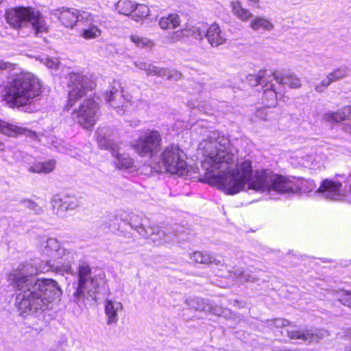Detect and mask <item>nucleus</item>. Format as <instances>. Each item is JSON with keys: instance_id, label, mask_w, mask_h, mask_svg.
I'll return each instance as SVG.
<instances>
[{"instance_id": "obj_1", "label": "nucleus", "mask_w": 351, "mask_h": 351, "mask_svg": "<svg viewBox=\"0 0 351 351\" xmlns=\"http://www.w3.org/2000/svg\"><path fill=\"white\" fill-rule=\"evenodd\" d=\"M199 147L204 156L202 167L206 182L218 186L227 195L249 190L289 195L298 191L293 181L270 169L253 171L250 160L237 164L236 169H230L237 151L230 145L229 138L219 131L210 132Z\"/></svg>"}, {"instance_id": "obj_2", "label": "nucleus", "mask_w": 351, "mask_h": 351, "mask_svg": "<svg viewBox=\"0 0 351 351\" xmlns=\"http://www.w3.org/2000/svg\"><path fill=\"white\" fill-rule=\"evenodd\" d=\"M30 265H21L8 276L16 291V306L20 315L42 312L58 296L60 289L51 279L37 278Z\"/></svg>"}, {"instance_id": "obj_3", "label": "nucleus", "mask_w": 351, "mask_h": 351, "mask_svg": "<svg viewBox=\"0 0 351 351\" xmlns=\"http://www.w3.org/2000/svg\"><path fill=\"white\" fill-rule=\"evenodd\" d=\"M41 93L39 80L32 73H22L14 78L5 90V99L10 107L27 112L36 110L33 105Z\"/></svg>"}, {"instance_id": "obj_4", "label": "nucleus", "mask_w": 351, "mask_h": 351, "mask_svg": "<svg viewBox=\"0 0 351 351\" xmlns=\"http://www.w3.org/2000/svg\"><path fill=\"white\" fill-rule=\"evenodd\" d=\"M77 282L69 290L71 300L79 306H85L88 302L97 301V295L108 291L104 275H93L89 265H79Z\"/></svg>"}, {"instance_id": "obj_5", "label": "nucleus", "mask_w": 351, "mask_h": 351, "mask_svg": "<svg viewBox=\"0 0 351 351\" xmlns=\"http://www.w3.org/2000/svg\"><path fill=\"white\" fill-rule=\"evenodd\" d=\"M110 223L105 224V229L115 230L125 228L129 226L132 230H135L141 237L149 239L157 245L168 243L171 240V236L167 234L160 227L152 226L149 219L143 213H132L129 219L125 217L123 213L113 216L110 219Z\"/></svg>"}, {"instance_id": "obj_6", "label": "nucleus", "mask_w": 351, "mask_h": 351, "mask_svg": "<svg viewBox=\"0 0 351 351\" xmlns=\"http://www.w3.org/2000/svg\"><path fill=\"white\" fill-rule=\"evenodd\" d=\"M8 23L14 29L31 26L36 33L47 32L48 27L43 14L31 7H16L5 13Z\"/></svg>"}, {"instance_id": "obj_7", "label": "nucleus", "mask_w": 351, "mask_h": 351, "mask_svg": "<svg viewBox=\"0 0 351 351\" xmlns=\"http://www.w3.org/2000/svg\"><path fill=\"white\" fill-rule=\"evenodd\" d=\"M37 247L41 254V263H50L57 261L58 263H71L73 255L70 252L61 247L57 239L46 235L37 238Z\"/></svg>"}, {"instance_id": "obj_8", "label": "nucleus", "mask_w": 351, "mask_h": 351, "mask_svg": "<svg viewBox=\"0 0 351 351\" xmlns=\"http://www.w3.org/2000/svg\"><path fill=\"white\" fill-rule=\"evenodd\" d=\"M50 14L60 21L62 25L73 28L77 22L92 21L99 23L101 16L95 12L80 10L73 8H60L50 11Z\"/></svg>"}, {"instance_id": "obj_9", "label": "nucleus", "mask_w": 351, "mask_h": 351, "mask_svg": "<svg viewBox=\"0 0 351 351\" xmlns=\"http://www.w3.org/2000/svg\"><path fill=\"white\" fill-rule=\"evenodd\" d=\"M67 78L69 80L68 86L70 90L66 108L69 110L88 91L94 88L95 83L81 72H71L68 74Z\"/></svg>"}, {"instance_id": "obj_10", "label": "nucleus", "mask_w": 351, "mask_h": 351, "mask_svg": "<svg viewBox=\"0 0 351 351\" xmlns=\"http://www.w3.org/2000/svg\"><path fill=\"white\" fill-rule=\"evenodd\" d=\"M162 139L158 130L147 129L134 141L132 147L141 156L152 158L160 151Z\"/></svg>"}, {"instance_id": "obj_11", "label": "nucleus", "mask_w": 351, "mask_h": 351, "mask_svg": "<svg viewBox=\"0 0 351 351\" xmlns=\"http://www.w3.org/2000/svg\"><path fill=\"white\" fill-rule=\"evenodd\" d=\"M182 154V150L178 145L171 144L162 152L159 165L167 172L183 176L186 173V162Z\"/></svg>"}, {"instance_id": "obj_12", "label": "nucleus", "mask_w": 351, "mask_h": 351, "mask_svg": "<svg viewBox=\"0 0 351 351\" xmlns=\"http://www.w3.org/2000/svg\"><path fill=\"white\" fill-rule=\"evenodd\" d=\"M272 77L279 85L287 86L291 88H298L301 86L300 79L291 73L282 74L280 72L276 71L268 75L267 71L261 70L257 74L247 75L245 80L251 86L261 85L263 87L267 79L269 80Z\"/></svg>"}, {"instance_id": "obj_13", "label": "nucleus", "mask_w": 351, "mask_h": 351, "mask_svg": "<svg viewBox=\"0 0 351 351\" xmlns=\"http://www.w3.org/2000/svg\"><path fill=\"white\" fill-rule=\"evenodd\" d=\"M98 103L93 98L84 99L73 112V118L84 128L89 130L95 124L99 117Z\"/></svg>"}, {"instance_id": "obj_14", "label": "nucleus", "mask_w": 351, "mask_h": 351, "mask_svg": "<svg viewBox=\"0 0 351 351\" xmlns=\"http://www.w3.org/2000/svg\"><path fill=\"white\" fill-rule=\"evenodd\" d=\"M131 96L125 94L121 84L114 81L106 90L105 99L119 114H123L132 105Z\"/></svg>"}, {"instance_id": "obj_15", "label": "nucleus", "mask_w": 351, "mask_h": 351, "mask_svg": "<svg viewBox=\"0 0 351 351\" xmlns=\"http://www.w3.org/2000/svg\"><path fill=\"white\" fill-rule=\"evenodd\" d=\"M317 191L322 196L332 201H345L351 203V186H345L342 189V184L339 182L332 180H324Z\"/></svg>"}, {"instance_id": "obj_16", "label": "nucleus", "mask_w": 351, "mask_h": 351, "mask_svg": "<svg viewBox=\"0 0 351 351\" xmlns=\"http://www.w3.org/2000/svg\"><path fill=\"white\" fill-rule=\"evenodd\" d=\"M134 64L138 69L145 71L147 75H156L169 81H178L182 77L181 73L177 70L158 67L142 60L134 61Z\"/></svg>"}, {"instance_id": "obj_17", "label": "nucleus", "mask_w": 351, "mask_h": 351, "mask_svg": "<svg viewBox=\"0 0 351 351\" xmlns=\"http://www.w3.org/2000/svg\"><path fill=\"white\" fill-rule=\"evenodd\" d=\"M80 204L79 198L74 195H56L51 199L53 213L60 217H64L67 210H74Z\"/></svg>"}, {"instance_id": "obj_18", "label": "nucleus", "mask_w": 351, "mask_h": 351, "mask_svg": "<svg viewBox=\"0 0 351 351\" xmlns=\"http://www.w3.org/2000/svg\"><path fill=\"white\" fill-rule=\"evenodd\" d=\"M95 135L98 146L101 149L109 150L112 153L119 146L112 138V130L109 128H98Z\"/></svg>"}, {"instance_id": "obj_19", "label": "nucleus", "mask_w": 351, "mask_h": 351, "mask_svg": "<svg viewBox=\"0 0 351 351\" xmlns=\"http://www.w3.org/2000/svg\"><path fill=\"white\" fill-rule=\"evenodd\" d=\"M106 315V324L108 326L116 324L119 320V314L123 310L121 302L112 300H106L104 305Z\"/></svg>"}, {"instance_id": "obj_20", "label": "nucleus", "mask_w": 351, "mask_h": 351, "mask_svg": "<svg viewBox=\"0 0 351 351\" xmlns=\"http://www.w3.org/2000/svg\"><path fill=\"white\" fill-rule=\"evenodd\" d=\"M205 32L204 38H206L213 47L221 45L226 41V38L216 23L212 24L209 27L206 25Z\"/></svg>"}, {"instance_id": "obj_21", "label": "nucleus", "mask_w": 351, "mask_h": 351, "mask_svg": "<svg viewBox=\"0 0 351 351\" xmlns=\"http://www.w3.org/2000/svg\"><path fill=\"white\" fill-rule=\"evenodd\" d=\"M274 79H267V82L263 85V95L262 97L263 104L267 107L275 106L277 102L278 93L274 87L272 81Z\"/></svg>"}, {"instance_id": "obj_22", "label": "nucleus", "mask_w": 351, "mask_h": 351, "mask_svg": "<svg viewBox=\"0 0 351 351\" xmlns=\"http://www.w3.org/2000/svg\"><path fill=\"white\" fill-rule=\"evenodd\" d=\"M0 132L9 136H16L19 134L31 136L33 133L25 128L19 127L2 120H0Z\"/></svg>"}, {"instance_id": "obj_23", "label": "nucleus", "mask_w": 351, "mask_h": 351, "mask_svg": "<svg viewBox=\"0 0 351 351\" xmlns=\"http://www.w3.org/2000/svg\"><path fill=\"white\" fill-rule=\"evenodd\" d=\"M287 335L293 339H302L304 341L317 342L322 338V335L313 330H288Z\"/></svg>"}, {"instance_id": "obj_24", "label": "nucleus", "mask_w": 351, "mask_h": 351, "mask_svg": "<svg viewBox=\"0 0 351 351\" xmlns=\"http://www.w3.org/2000/svg\"><path fill=\"white\" fill-rule=\"evenodd\" d=\"M114 158V162L119 169H129L132 167L134 162L131 157L125 152H121V149L119 146L111 153Z\"/></svg>"}, {"instance_id": "obj_25", "label": "nucleus", "mask_w": 351, "mask_h": 351, "mask_svg": "<svg viewBox=\"0 0 351 351\" xmlns=\"http://www.w3.org/2000/svg\"><path fill=\"white\" fill-rule=\"evenodd\" d=\"M101 16V21L99 23H95L92 21H82L83 23H86L88 24V26L86 28L83 29L81 33V36L86 40L94 39L98 38L101 34V31L99 29L97 25L101 24L104 22V17L101 15V14L97 13Z\"/></svg>"}, {"instance_id": "obj_26", "label": "nucleus", "mask_w": 351, "mask_h": 351, "mask_svg": "<svg viewBox=\"0 0 351 351\" xmlns=\"http://www.w3.org/2000/svg\"><path fill=\"white\" fill-rule=\"evenodd\" d=\"M325 119L328 121L340 122L351 119V106H348L335 112L326 113Z\"/></svg>"}, {"instance_id": "obj_27", "label": "nucleus", "mask_w": 351, "mask_h": 351, "mask_svg": "<svg viewBox=\"0 0 351 351\" xmlns=\"http://www.w3.org/2000/svg\"><path fill=\"white\" fill-rule=\"evenodd\" d=\"M250 27L254 31L262 29L269 32L274 29V25L268 19L264 16H256L251 21Z\"/></svg>"}, {"instance_id": "obj_28", "label": "nucleus", "mask_w": 351, "mask_h": 351, "mask_svg": "<svg viewBox=\"0 0 351 351\" xmlns=\"http://www.w3.org/2000/svg\"><path fill=\"white\" fill-rule=\"evenodd\" d=\"M231 8L234 15L243 22H246L253 18V15L251 12L249 10L244 8L242 6L241 3L239 1H232Z\"/></svg>"}, {"instance_id": "obj_29", "label": "nucleus", "mask_w": 351, "mask_h": 351, "mask_svg": "<svg viewBox=\"0 0 351 351\" xmlns=\"http://www.w3.org/2000/svg\"><path fill=\"white\" fill-rule=\"evenodd\" d=\"M56 167V160H49L42 162H36L29 168V171L36 173H49L51 172Z\"/></svg>"}, {"instance_id": "obj_30", "label": "nucleus", "mask_w": 351, "mask_h": 351, "mask_svg": "<svg viewBox=\"0 0 351 351\" xmlns=\"http://www.w3.org/2000/svg\"><path fill=\"white\" fill-rule=\"evenodd\" d=\"M190 259L194 263H220L215 258L207 252H195L189 254Z\"/></svg>"}, {"instance_id": "obj_31", "label": "nucleus", "mask_w": 351, "mask_h": 351, "mask_svg": "<svg viewBox=\"0 0 351 351\" xmlns=\"http://www.w3.org/2000/svg\"><path fill=\"white\" fill-rule=\"evenodd\" d=\"M205 25L201 26H192L191 27L186 28L182 31L184 36L194 38L195 40H202L204 36Z\"/></svg>"}, {"instance_id": "obj_32", "label": "nucleus", "mask_w": 351, "mask_h": 351, "mask_svg": "<svg viewBox=\"0 0 351 351\" xmlns=\"http://www.w3.org/2000/svg\"><path fill=\"white\" fill-rule=\"evenodd\" d=\"M180 25V17L177 14H169L167 17H162L159 25L162 29H175Z\"/></svg>"}, {"instance_id": "obj_33", "label": "nucleus", "mask_w": 351, "mask_h": 351, "mask_svg": "<svg viewBox=\"0 0 351 351\" xmlns=\"http://www.w3.org/2000/svg\"><path fill=\"white\" fill-rule=\"evenodd\" d=\"M136 3L130 0H119L115 4L116 10L121 14L130 15L133 14Z\"/></svg>"}, {"instance_id": "obj_34", "label": "nucleus", "mask_w": 351, "mask_h": 351, "mask_svg": "<svg viewBox=\"0 0 351 351\" xmlns=\"http://www.w3.org/2000/svg\"><path fill=\"white\" fill-rule=\"evenodd\" d=\"M186 304L192 309L196 311H207L210 310V307L206 304L204 300L199 298H188L186 300Z\"/></svg>"}, {"instance_id": "obj_35", "label": "nucleus", "mask_w": 351, "mask_h": 351, "mask_svg": "<svg viewBox=\"0 0 351 351\" xmlns=\"http://www.w3.org/2000/svg\"><path fill=\"white\" fill-rule=\"evenodd\" d=\"M329 294L332 295L337 301L343 306L351 308V292L346 291H333Z\"/></svg>"}, {"instance_id": "obj_36", "label": "nucleus", "mask_w": 351, "mask_h": 351, "mask_svg": "<svg viewBox=\"0 0 351 351\" xmlns=\"http://www.w3.org/2000/svg\"><path fill=\"white\" fill-rule=\"evenodd\" d=\"M20 204L32 210L35 215H42L44 213L43 208L33 200L29 199H22L21 200Z\"/></svg>"}, {"instance_id": "obj_37", "label": "nucleus", "mask_w": 351, "mask_h": 351, "mask_svg": "<svg viewBox=\"0 0 351 351\" xmlns=\"http://www.w3.org/2000/svg\"><path fill=\"white\" fill-rule=\"evenodd\" d=\"M149 13V8L145 4H137L134 8L133 17L143 19L147 17Z\"/></svg>"}, {"instance_id": "obj_38", "label": "nucleus", "mask_w": 351, "mask_h": 351, "mask_svg": "<svg viewBox=\"0 0 351 351\" xmlns=\"http://www.w3.org/2000/svg\"><path fill=\"white\" fill-rule=\"evenodd\" d=\"M348 69L346 66H341L328 74L332 82H337L347 75Z\"/></svg>"}, {"instance_id": "obj_39", "label": "nucleus", "mask_w": 351, "mask_h": 351, "mask_svg": "<svg viewBox=\"0 0 351 351\" xmlns=\"http://www.w3.org/2000/svg\"><path fill=\"white\" fill-rule=\"evenodd\" d=\"M131 41L134 43L137 47H143L147 46L150 41L146 38L141 37L137 35H133L130 36Z\"/></svg>"}, {"instance_id": "obj_40", "label": "nucleus", "mask_w": 351, "mask_h": 351, "mask_svg": "<svg viewBox=\"0 0 351 351\" xmlns=\"http://www.w3.org/2000/svg\"><path fill=\"white\" fill-rule=\"evenodd\" d=\"M289 321L282 318H276L272 320H268L267 324L269 326H274L277 328H282L289 325Z\"/></svg>"}, {"instance_id": "obj_41", "label": "nucleus", "mask_w": 351, "mask_h": 351, "mask_svg": "<svg viewBox=\"0 0 351 351\" xmlns=\"http://www.w3.org/2000/svg\"><path fill=\"white\" fill-rule=\"evenodd\" d=\"M332 82V80L328 75L325 79L322 80L320 84L315 86V90L317 92L322 93Z\"/></svg>"}, {"instance_id": "obj_42", "label": "nucleus", "mask_w": 351, "mask_h": 351, "mask_svg": "<svg viewBox=\"0 0 351 351\" xmlns=\"http://www.w3.org/2000/svg\"><path fill=\"white\" fill-rule=\"evenodd\" d=\"M60 60L56 58H47L44 64L49 69H57L60 64Z\"/></svg>"}, {"instance_id": "obj_43", "label": "nucleus", "mask_w": 351, "mask_h": 351, "mask_svg": "<svg viewBox=\"0 0 351 351\" xmlns=\"http://www.w3.org/2000/svg\"><path fill=\"white\" fill-rule=\"evenodd\" d=\"M257 118H259L261 120H267V108H263L258 109L255 114Z\"/></svg>"}, {"instance_id": "obj_44", "label": "nucleus", "mask_w": 351, "mask_h": 351, "mask_svg": "<svg viewBox=\"0 0 351 351\" xmlns=\"http://www.w3.org/2000/svg\"><path fill=\"white\" fill-rule=\"evenodd\" d=\"M241 278V279L244 278L245 281H253L254 280V278L253 277H252L251 276H250L248 274H245L244 273L242 274Z\"/></svg>"}, {"instance_id": "obj_45", "label": "nucleus", "mask_w": 351, "mask_h": 351, "mask_svg": "<svg viewBox=\"0 0 351 351\" xmlns=\"http://www.w3.org/2000/svg\"><path fill=\"white\" fill-rule=\"evenodd\" d=\"M314 259H315V258L314 257H306L305 256H302L301 258V261H308V262H311L312 261H313Z\"/></svg>"}, {"instance_id": "obj_46", "label": "nucleus", "mask_w": 351, "mask_h": 351, "mask_svg": "<svg viewBox=\"0 0 351 351\" xmlns=\"http://www.w3.org/2000/svg\"><path fill=\"white\" fill-rule=\"evenodd\" d=\"M15 154L18 155L19 157H21L22 160L25 161V157L21 151H17Z\"/></svg>"}, {"instance_id": "obj_47", "label": "nucleus", "mask_w": 351, "mask_h": 351, "mask_svg": "<svg viewBox=\"0 0 351 351\" xmlns=\"http://www.w3.org/2000/svg\"><path fill=\"white\" fill-rule=\"evenodd\" d=\"M345 131L351 134V125L346 126Z\"/></svg>"}, {"instance_id": "obj_48", "label": "nucleus", "mask_w": 351, "mask_h": 351, "mask_svg": "<svg viewBox=\"0 0 351 351\" xmlns=\"http://www.w3.org/2000/svg\"><path fill=\"white\" fill-rule=\"evenodd\" d=\"M62 266L64 267L66 271L68 269H70V265H62Z\"/></svg>"}, {"instance_id": "obj_49", "label": "nucleus", "mask_w": 351, "mask_h": 351, "mask_svg": "<svg viewBox=\"0 0 351 351\" xmlns=\"http://www.w3.org/2000/svg\"><path fill=\"white\" fill-rule=\"evenodd\" d=\"M319 260L322 262H323V263H324V262H331L332 261L331 260H327V259H321V258H319Z\"/></svg>"}, {"instance_id": "obj_50", "label": "nucleus", "mask_w": 351, "mask_h": 351, "mask_svg": "<svg viewBox=\"0 0 351 351\" xmlns=\"http://www.w3.org/2000/svg\"><path fill=\"white\" fill-rule=\"evenodd\" d=\"M345 350L346 351H351V346H348L346 347Z\"/></svg>"}, {"instance_id": "obj_51", "label": "nucleus", "mask_w": 351, "mask_h": 351, "mask_svg": "<svg viewBox=\"0 0 351 351\" xmlns=\"http://www.w3.org/2000/svg\"><path fill=\"white\" fill-rule=\"evenodd\" d=\"M3 147H4L3 144L0 143V151L3 149Z\"/></svg>"}, {"instance_id": "obj_52", "label": "nucleus", "mask_w": 351, "mask_h": 351, "mask_svg": "<svg viewBox=\"0 0 351 351\" xmlns=\"http://www.w3.org/2000/svg\"><path fill=\"white\" fill-rule=\"evenodd\" d=\"M248 1L250 2H253V3H257V2H258L259 0H248Z\"/></svg>"}, {"instance_id": "obj_53", "label": "nucleus", "mask_w": 351, "mask_h": 351, "mask_svg": "<svg viewBox=\"0 0 351 351\" xmlns=\"http://www.w3.org/2000/svg\"><path fill=\"white\" fill-rule=\"evenodd\" d=\"M349 336H350V337L351 338V330H350V332H349Z\"/></svg>"}, {"instance_id": "obj_54", "label": "nucleus", "mask_w": 351, "mask_h": 351, "mask_svg": "<svg viewBox=\"0 0 351 351\" xmlns=\"http://www.w3.org/2000/svg\"><path fill=\"white\" fill-rule=\"evenodd\" d=\"M5 0H0V4L3 2Z\"/></svg>"}]
</instances>
